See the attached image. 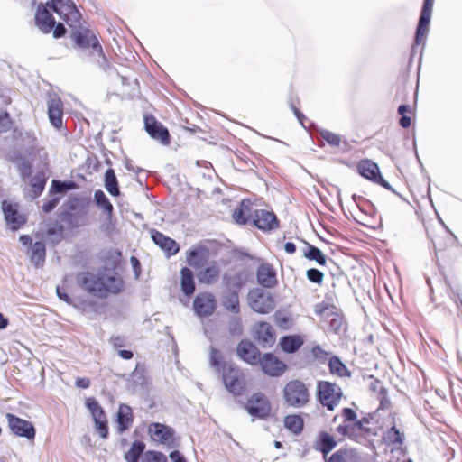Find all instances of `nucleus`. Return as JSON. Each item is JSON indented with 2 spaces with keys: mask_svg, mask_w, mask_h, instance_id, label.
Instances as JSON below:
<instances>
[{
  "mask_svg": "<svg viewBox=\"0 0 462 462\" xmlns=\"http://www.w3.org/2000/svg\"><path fill=\"white\" fill-rule=\"evenodd\" d=\"M210 365L220 374L222 381L229 393L241 395L246 389L245 374L236 365L226 363L220 350L211 348Z\"/></svg>",
  "mask_w": 462,
  "mask_h": 462,
  "instance_id": "obj_1",
  "label": "nucleus"
},
{
  "mask_svg": "<svg viewBox=\"0 0 462 462\" xmlns=\"http://www.w3.org/2000/svg\"><path fill=\"white\" fill-rule=\"evenodd\" d=\"M77 281L84 290L99 298H106L108 294H117L124 289V281L116 276L85 272L78 274Z\"/></svg>",
  "mask_w": 462,
  "mask_h": 462,
  "instance_id": "obj_2",
  "label": "nucleus"
},
{
  "mask_svg": "<svg viewBox=\"0 0 462 462\" xmlns=\"http://www.w3.org/2000/svg\"><path fill=\"white\" fill-rule=\"evenodd\" d=\"M343 422L337 428V432L350 439L351 440L360 442L367 439L369 436L376 433L368 425L370 420L368 418L357 419L356 412L351 408H343L341 411Z\"/></svg>",
  "mask_w": 462,
  "mask_h": 462,
  "instance_id": "obj_3",
  "label": "nucleus"
},
{
  "mask_svg": "<svg viewBox=\"0 0 462 462\" xmlns=\"http://www.w3.org/2000/svg\"><path fill=\"white\" fill-rule=\"evenodd\" d=\"M53 7L48 3L38 4L34 14V23L44 34L52 32L55 39L61 38L67 33V29L62 23H56L53 16Z\"/></svg>",
  "mask_w": 462,
  "mask_h": 462,
  "instance_id": "obj_4",
  "label": "nucleus"
},
{
  "mask_svg": "<svg viewBox=\"0 0 462 462\" xmlns=\"http://www.w3.org/2000/svg\"><path fill=\"white\" fill-rule=\"evenodd\" d=\"M282 398L288 407L304 408L311 399L310 386L300 379H291L283 386Z\"/></svg>",
  "mask_w": 462,
  "mask_h": 462,
  "instance_id": "obj_5",
  "label": "nucleus"
},
{
  "mask_svg": "<svg viewBox=\"0 0 462 462\" xmlns=\"http://www.w3.org/2000/svg\"><path fill=\"white\" fill-rule=\"evenodd\" d=\"M47 2L69 28L79 26L82 15L72 0H49Z\"/></svg>",
  "mask_w": 462,
  "mask_h": 462,
  "instance_id": "obj_6",
  "label": "nucleus"
},
{
  "mask_svg": "<svg viewBox=\"0 0 462 462\" xmlns=\"http://www.w3.org/2000/svg\"><path fill=\"white\" fill-rule=\"evenodd\" d=\"M343 391L339 385L328 381H319L317 384L319 402L328 411H334L339 404Z\"/></svg>",
  "mask_w": 462,
  "mask_h": 462,
  "instance_id": "obj_7",
  "label": "nucleus"
},
{
  "mask_svg": "<svg viewBox=\"0 0 462 462\" xmlns=\"http://www.w3.org/2000/svg\"><path fill=\"white\" fill-rule=\"evenodd\" d=\"M79 27L71 28V38L75 44L80 49H91L94 52L97 53L99 57L105 59L103 48L99 42L97 35L88 28Z\"/></svg>",
  "mask_w": 462,
  "mask_h": 462,
  "instance_id": "obj_8",
  "label": "nucleus"
},
{
  "mask_svg": "<svg viewBox=\"0 0 462 462\" xmlns=\"http://www.w3.org/2000/svg\"><path fill=\"white\" fill-rule=\"evenodd\" d=\"M247 301L250 308L258 313L266 314L275 307L273 295L262 288H253L248 291Z\"/></svg>",
  "mask_w": 462,
  "mask_h": 462,
  "instance_id": "obj_9",
  "label": "nucleus"
},
{
  "mask_svg": "<svg viewBox=\"0 0 462 462\" xmlns=\"http://www.w3.org/2000/svg\"><path fill=\"white\" fill-rule=\"evenodd\" d=\"M147 432L151 439L167 448L177 446L174 430L162 423L152 422L149 424Z\"/></svg>",
  "mask_w": 462,
  "mask_h": 462,
  "instance_id": "obj_10",
  "label": "nucleus"
},
{
  "mask_svg": "<svg viewBox=\"0 0 462 462\" xmlns=\"http://www.w3.org/2000/svg\"><path fill=\"white\" fill-rule=\"evenodd\" d=\"M245 408L251 416L265 419L271 412L272 405L264 393H255L247 399Z\"/></svg>",
  "mask_w": 462,
  "mask_h": 462,
  "instance_id": "obj_11",
  "label": "nucleus"
},
{
  "mask_svg": "<svg viewBox=\"0 0 462 462\" xmlns=\"http://www.w3.org/2000/svg\"><path fill=\"white\" fill-rule=\"evenodd\" d=\"M217 309L215 295L209 291H201L193 300V310L200 318L211 316Z\"/></svg>",
  "mask_w": 462,
  "mask_h": 462,
  "instance_id": "obj_12",
  "label": "nucleus"
},
{
  "mask_svg": "<svg viewBox=\"0 0 462 462\" xmlns=\"http://www.w3.org/2000/svg\"><path fill=\"white\" fill-rule=\"evenodd\" d=\"M86 406L90 411L95 421L96 430L101 438L106 439L108 436V425L106 413L94 397L86 399Z\"/></svg>",
  "mask_w": 462,
  "mask_h": 462,
  "instance_id": "obj_13",
  "label": "nucleus"
},
{
  "mask_svg": "<svg viewBox=\"0 0 462 462\" xmlns=\"http://www.w3.org/2000/svg\"><path fill=\"white\" fill-rule=\"evenodd\" d=\"M356 169L362 177L379 184L387 189H391L389 183L381 175L378 165L373 161L369 159L361 160L357 163Z\"/></svg>",
  "mask_w": 462,
  "mask_h": 462,
  "instance_id": "obj_14",
  "label": "nucleus"
},
{
  "mask_svg": "<svg viewBox=\"0 0 462 462\" xmlns=\"http://www.w3.org/2000/svg\"><path fill=\"white\" fill-rule=\"evenodd\" d=\"M2 209L5 221L11 230H19L25 225L27 218L24 214L19 211V206L17 203L4 200L2 202Z\"/></svg>",
  "mask_w": 462,
  "mask_h": 462,
  "instance_id": "obj_15",
  "label": "nucleus"
},
{
  "mask_svg": "<svg viewBox=\"0 0 462 462\" xmlns=\"http://www.w3.org/2000/svg\"><path fill=\"white\" fill-rule=\"evenodd\" d=\"M144 127L152 139L159 141L164 145L170 144L171 135L168 129L152 115H146L144 116Z\"/></svg>",
  "mask_w": 462,
  "mask_h": 462,
  "instance_id": "obj_16",
  "label": "nucleus"
},
{
  "mask_svg": "<svg viewBox=\"0 0 462 462\" xmlns=\"http://www.w3.org/2000/svg\"><path fill=\"white\" fill-rule=\"evenodd\" d=\"M5 418L10 430L18 437H23L28 439H33L35 437V428L28 420L21 419L12 413H6Z\"/></svg>",
  "mask_w": 462,
  "mask_h": 462,
  "instance_id": "obj_17",
  "label": "nucleus"
},
{
  "mask_svg": "<svg viewBox=\"0 0 462 462\" xmlns=\"http://www.w3.org/2000/svg\"><path fill=\"white\" fill-rule=\"evenodd\" d=\"M262 371L272 377H279L287 370L286 364L273 353L263 354L258 362Z\"/></svg>",
  "mask_w": 462,
  "mask_h": 462,
  "instance_id": "obj_18",
  "label": "nucleus"
},
{
  "mask_svg": "<svg viewBox=\"0 0 462 462\" xmlns=\"http://www.w3.org/2000/svg\"><path fill=\"white\" fill-rule=\"evenodd\" d=\"M434 0H424L422 10L420 13L416 35H415V43L420 45L424 43L426 40V36L429 32V25L431 17V12L433 8Z\"/></svg>",
  "mask_w": 462,
  "mask_h": 462,
  "instance_id": "obj_19",
  "label": "nucleus"
},
{
  "mask_svg": "<svg viewBox=\"0 0 462 462\" xmlns=\"http://www.w3.org/2000/svg\"><path fill=\"white\" fill-rule=\"evenodd\" d=\"M252 223L263 231L273 230L279 226L276 215L265 209H254Z\"/></svg>",
  "mask_w": 462,
  "mask_h": 462,
  "instance_id": "obj_20",
  "label": "nucleus"
},
{
  "mask_svg": "<svg viewBox=\"0 0 462 462\" xmlns=\"http://www.w3.org/2000/svg\"><path fill=\"white\" fill-rule=\"evenodd\" d=\"M254 338L261 346L271 347L275 343L276 333L270 323L261 321L255 325Z\"/></svg>",
  "mask_w": 462,
  "mask_h": 462,
  "instance_id": "obj_21",
  "label": "nucleus"
},
{
  "mask_svg": "<svg viewBox=\"0 0 462 462\" xmlns=\"http://www.w3.org/2000/svg\"><path fill=\"white\" fill-rule=\"evenodd\" d=\"M151 236L152 241L165 253L167 257L175 255L180 251L177 242L162 232L152 230Z\"/></svg>",
  "mask_w": 462,
  "mask_h": 462,
  "instance_id": "obj_22",
  "label": "nucleus"
},
{
  "mask_svg": "<svg viewBox=\"0 0 462 462\" xmlns=\"http://www.w3.org/2000/svg\"><path fill=\"white\" fill-rule=\"evenodd\" d=\"M258 283L263 288L271 289L277 285L276 271L272 264L264 263L258 266L256 272Z\"/></svg>",
  "mask_w": 462,
  "mask_h": 462,
  "instance_id": "obj_23",
  "label": "nucleus"
},
{
  "mask_svg": "<svg viewBox=\"0 0 462 462\" xmlns=\"http://www.w3.org/2000/svg\"><path fill=\"white\" fill-rule=\"evenodd\" d=\"M238 356L250 365L258 364L261 353L258 348L249 340H242L236 347Z\"/></svg>",
  "mask_w": 462,
  "mask_h": 462,
  "instance_id": "obj_24",
  "label": "nucleus"
},
{
  "mask_svg": "<svg viewBox=\"0 0 462 462\" xmlns=\"http://www.w3.org/2000/svg\"><path fill=\"white\" fill-rule=\"evenodd\" d=\"M180 274V291L186 298L190 299L196 291L194 273L189 267H182Z\"/></svg>",
  "mask_w": 462,
  "mask_h": 462,
  "instance_id": "obj_25",
  "label": "nucleus"
},
{
  "mask_svg": "<svg viewBox=\"0 0 462 462\" xmlns=\"http://www.w3.org/2000/svg\"><path fill=\"white\" fill-rule=\"evenodd\" d=\"M47 176L43 171H38L29 179L26 192L31 199H36L42 195L45 189Z\"/></svg>",
  "mask_w": 462,
  "mask_h": 462,
  "instance_id": "obj_26",
  "label": "nucleus"
},
{
  "mask_svg": "<svg viewBox=\"0 0 462 462\" xmlns=\"http://www.w3.org/2000/svg\"><path fill=\"white\" fill-rule=\"evenodd\" d=\"M221 276V268L219 264L213 261L207 264L198 273L200 282L210 285L217 282Z\"/></svg>",
  "mask_w": 462,
  "mask_h": 462,
  "instance_id": "obj_27",
  "label": "nucleus"
},
{
  "mask_svg": "<svg viewBox=\"0 0 462 462\" xmlns=\"http://www.w3.org/2000/svg\"><path fill=\"white\" fill-rule=\"evenodd\" d=\"M48 116L51 124L57 129L62 126L63 103L59 97L51 98L48 104Z\"/></svg>",
  "mask_w": 462,
  "mask_h": 462,
  "instance_id": "obj_28",
  "label": "nucleus"
},
{
  "mask_svg": "<svg viewBox=\"0 0 462 462\" xmlns=\"http://www.w3.org/2000/svg\"><path fill=\"white\" fill-rule=\"evenodd\" d=\"M253 204L250 199H245L239 206L233 211V219L239 225H245L249 220H253Z\"/></svg>",
  "mask_w": 462,
  "mask_h": 462,
  "instance_id": "obj_29",
  "label": "nucleus"
},
{
  "mask_svg": "<svg viewBox=\"0 0 462 462\" xmlns=\"http://www.w3.org/2000/svg\"><path fill=\"white\" fill-rule=\"evenodd\" d=\"M209 252L205 247H197L186 254V261L191 267L201 269L208 260Z\"/></svg>",
  "mask_w": 462,
  "mask_h": 462,
  "instance_id": "obj_30",
  "label": "nucleus"
},
{
  "mask_svg": "<svg viewBox=\"0 0 462 462\" xmlns=\"http://www.w3.org/2000/svg\"><path fill=\"white\" fill-rule=\"evenodd\" d=\"M337 445L334 436L328 431H320L315 439V448L324 457L330 453Z\"/></svg>",
  "mask_w": 462,
  "mask_h": 462,
  "instance_id": "obj_31",
  "label": "nucleus"
},
{
  "mask_svg": "<svg viewBox=\"0 0 462 462\" xmlns=\"http://www.w3.org/2000/svg\"><path fill=\"white\" fill-rule=\"evenodd\" d=\"M304 419L301 414L292 413L288 414L283 418V426L294 436H299L304 430Z\"/></svg>",
  "mask_w": 462,
  "mask_h": 462,
  "instance_id": "obj_32",
  "label": "nucleus"
},
{
  "mask_svg": "<svg viewBox=\"0 0 462 462\" xmlns=\"http://www.w3.org/2000/svg\"><path fill=\"white\" fill-rule=\"evenodd\" d=\"M304 344V338L300 335L283 336L279 342L282 350L287 354H293Z\"/></svg>",
  "mask_w": 462,
  "mask_h": 462,
  "instance_id": "obj_33",
  "label": "nucleus"
},
{
  "mask_svg": "<svg viewBox=\"0 0 462 462\" xmlns=\"http://www.w3.org/2000/svg\"><path fill=\"white\" fill-rule=\"evenodd\" d=\"M27 154L32 161L37 162L39 166L44 169L49 168V154L44 147L39 145H32L27 150Z\"/></svg>",
  "mask_w": 462,
  "mask_h": 462,
  "instance_id": "obj_34",
  "label": "nucleus"
},
{
  "mask_svg": "<svg viewBox=\"0 0 462 462\" xmlns=\"http://www.w3.org/2000/svg\"><path fill=\"white\" fill-rule=\"evenodd\" d=\"M31 262L36 266H42L46 257V247L43 242L38 241L32 245L27 252Z\"/></svg>",
  "mask_w": 462,
  "mask_h": 462,
  "instance_id": "obj_35",
  "label": "nucleus"
},
{
  "mask_svg": "<svg viewBox=\"0 0 462 462\" xmlns=\"http://www.w3.org/2000/svg\"><path fill=\"white\" fill-rule=\"evenodd\" d=\"M134 416L132 409L126 404H121L117 412L118 431L124 432L133 423Z\"/></svg>",
  "mask_w": 462,
  "mask_h": 462,
  "instance_id": "obj_36",
  "label": "nucleus"
},
{
  "mask_svg": "<svg viewBox=\"0 0 462 462\" xmlns=\"http://www.w3.org/2000/svg\"><path fill=\"white\" fill-rule=\"evenodd\" d=\"M427 235L429 238L431 240L433 246L436 250H443L445 248L444 236H446V232L441 227L440 225H437V228L434 226L427 227Z\"/></svg>",
  "mask_w": 462,
  "mask_h": 462,
  "instance_id": "obj_37",
  "label": "nucleus"
},
{
  "mask_svg": "<svg viewBox=\"0 0 462 462\" xmlns=\"http://www.w3.org/2000/svg\"><path fill=\"white\" fill-rule=\"evenodd\" d=\"M222 305L227 311L238 314L240 312L238 292L235 291H226L223 296Z\"/></svg>",
  "mask_w": 462,
  "mask_h": 462,
  "instance_id": "obj_38",
  "label": "nucleus"
},
{
  "mask_svg": "<svg viewBox=\"0 0 462 462\" xmlns=\"http://www.w3.org/2000/svg\"><path fill=\"white\" fill-rule=\"evenodd\" d=\"M303 256L310 261H315L321 266H325L327 264V256L319 248L310 243H306V247L303 250Z\"/></svg>",
  "mask_w": 462,
  "mask_h": 462,
  "instance_id": "obj_39",
  "label": "nucleus"
},
{
  "mask_svg": "<svg viewBox=\"0 0 462 462\" xmlns=\"http://www.w3.org/2000/svg\"><path fill=\"white\" fill-rule=\"evenodd\" d=\"M145 448L144 442L140 440L134 441L129 450L125 454V459L127 462H139V458L143 455Z\"/></svg>",
  "mask_w": 462,
  "mask_h": 462,
  "instance_id": "obj_40",
  "label": "nucleus"
},
{
  "mask_svg": "<svg viewBox=\"0 0 462 462\" xmlns=\"http://www.w3.org/2000/svg\"><path fill=\"white\" fill-rule=\"evenodd\" d=\"M328 367L331 374L339 377L350 376L346 365L337 356H334L329 358Z\"/></svg>",
  "mask_w": 462,
  "mask_h": 462,
  "instance_id": "obj_41",
  "label": "nucleus"
},
{
  "mask_svg": "<svg viewBox=\"0 0 462 462\" xmlns=\"http://www.w3.org/2000/svg\"><path fill=\"white\" fill-rule=\"evenodd\" d=\"M105 187L112 196L117 197L120 194L115 171L111 168L105 173Z\"/></svg>",
  "mask_w": 462,
  "mask_h": 462,
  "instance_id": "obj_42",
  "label": "nucleus"
},
{
  "mask_svg": "<svg viewBox=\"0 0 462 462\" xmlns=\"http://www.w3.org/2000/svg\"><path fill=\"white\" fill-rule=\"evenodd\" d=\"M372 387H373L374 391L377 393L376 398L380 402V408L381 409L389 408L390 401L387 396V391L382 385V383L380 382L376 381L374 384H372Z\"/></svg>",
  "mask_w": 462,
  "mask_h": 462,
  "instance_id": "obj_43",
  "label": "nucleus"
},
{
  "mask_svg": "<svg viewBox=\"0 0 462 462\" xmlns=\"http://www.w3.org/2000/svg\"><path fill=\"white\" fill-rule=\"evenodd\" d=\"M96 203L103 208V210L109 216L113 212V205L102 190H97L94 194Z\"/></svg>",
  "mask_w": 462,
  "mask_h": 462,
  "instance_id": "obj_44",
  "label": "nucleus"
},
{
  "mask_svg": "<svg viewBox=\"0 0 462 462\" xmlns=\"http://www.w3.org/2000/svg\"><path fill=\"white\" fill-rule=\"evenodd\" d=\"M383 439L388 445L402 443L401 433L394 426L391 427L383 433Z\"/></svg>",
  "mask_w": 462,
  "mask_h": 462,
  "instance_id": "obj_45",
  "label": "nucleus"
},
{
  "mask_svg": "<svg viewBox=\"0 0 462 462\" xmlns=\"http://www.w3.org/2000/svg\"><path fill=\"white\" fill-rule=\"evenodd\" d=\"M167 456L156 450H147L141 457V462H167Z\"/></svg>",
  "mask_w": 462,
  "mask_h": 462,
  "instance_id": "obj_46",
  "label": "nucleus"
},
{
  "mask_svg": "<svg viewBox=\"0 0 462 462\" xmlns=\"http://www.w3.org/2000/svg\"><path fill=\"white\" fill-rule=\"evenodd\" d=\"M75 187V184L72 181L62 182L58 180H53L51 181L50 192L51 193H62L66 190L72 189Z\"/></svg>",
  "mask_w": 462,
  "mask_h": 462,
  "instance_id": "obj_47",
  "label": "nucleus"
},
{
  "mask_svg": "<svg viewBox=\"0 0 462 462\" xmlns=\"http://www.w3.org/2000/svg\"><path fill=\"white\" fill-rule=\"evenodd\" d=\"M311 355L313 358L319 363H326L329 360L330 353L326 351L321 346L316 345L311 348Z\"/></svg>",
  "mask_w": 462,
  "mask_h": 462,
  "instance_id": "obj_48",
  "label": "nucleus"
},
{
  "mask_svg": "<svg viewBox=\"0 0 462 462\" xmlns=\"http://www.w3.org/2000/svg\"><path fill=\"white\" fill-rule=\"evenodd\" d=\"M307 279L313 283L321 285L324 280V273L316 268H310L306 272Z\"/></svg>",
  "mask_w": 462,
  "mask_h": 462,
  "instance_id": "obj_49",
  "label": "nucleus"
},
{
  "mask_svg": "<svg viewBox=\"0 0 462 462\" xmlns=\"http://www.w3.org/2000/svg\"><path fill=\"white\" fill-rule=\"evenodd\" d=\"M13 126V120L7 111H0V134L8 132Z\"/></svg>",
  "mask_w": 462,
  "mask_h": 462,
  "instance_id": "obj_50",
  "label": "nucleus"
},
{
  "mask_svg": "<svg viewBox=\"0 0 462 462\" xmlns=\"http://www.w3.org/2000/svg\"><path fill=\"white\" fill-rule=\"evenodd\" d=\"M320 135L324 141L332 146H339L341 143V137L328 130H323L320 132Z\"/></svg>",
  "mask_w": 462,
  "mask_h": 462,
  "instance_id": "obj_51",
  "label": "nucleus"
},
{
  "mask_svg": "<svg viewBox=\"0 0 462 462\" xmlns=\"http://www.w3.org/2000/svg\"><path fill=\"white\" fill-rule=\"evenodd\" d=\"M334 309L335 307L332 304L322 301L315 305L314 312L317 316L322 317L328 314V312H332Z\"/></svg>",
  "mask_w": 462,
  "mask_h": 462,
  "instance_id": "obj_52",
  "label": "nucleus"
},
{
  "mask_svg": "<svg viewBox=\"0 0 462 462\" xmlns=\"http://www.w3.org/2000/svg\"><path fill=\"white\" fill-rule=\"evenodd\" d=\"M347 449L340 448L333 453L327 462H346Z\"/></svg>",
  "mask_w": 462,
  "mask_h": 462,
  "instance_id": "obj_53",
  "label": "nucleus"
},
{
  "mask_svg": "<svg viewBox=\"0 0 462 462\" xmlns=\"http://www.w3.org/2000/svg\"><path fill=\"white\" fill-rule=\"evenodd\" d=\"M12 102V98L6 89H0V111H5L3 108L6 107Z\"/></svg>",
  "mask_w": 462,
  "mask_h": 462,
  "instance_id": "obj_54",
  "label": "nucleus"
},
{
  "mask_svg": "<svg viewBox=\"0 0 462 462\" xmlns=\"http://www.w3.org/2000/svg\"><path fill=\"white\" fill-rule=\"evenodd\" d=\"M235 282L233 285L237 288L238 290L241 289L243 286L246 283V275L244 273H237L234 276Z\"/></svg>",
  "mask_w": 462,
  "mask_h": 462,
  "instance_id": "obj_55",
  "label": "nucleus"
},
{
  "mask_svg": "<svg viewBox=\"0 0 462 462\" xmlns=\"http://www.w3.org/2000/svg\"><path fill=\"white\" fill-rule=\"evenodd\" d=\"M59 202H60V198H52L43 203L42 210L45 213L51 212L52 209H54L56 208V206L59 204Z\"/></svg>",
  "mask_w": 462,
  "mask_h": 462,
  "instance_id": "obj_56",
  "label": "nucleus"
},
{
  "mask_svg": "<svg viewBox=\"0 0 462 462\" xmlns=\"http://www.w3.org/2000/svg\"><path fill=\"white\" fill-rule=\"evenodd\" d=\"M75 384L79 388L87 389L90 386L91 381L88 377H78L76 379Z\"/></svg>",
  "mask_w": 462,
  "mask_h": 462,
  "instance_id": "obj_57",
  "label": "nucleus"
},
{
  "mask_svg": "<svg viewBox=\"0 0 462 462\" xmlns=\"http://www.w3.org/2000/svg\"><path fill=\"white\" fill-rule=\"evenodd\" d=\"M64 231V227L61 225H55L54 226L49 227L47 230V234L49 236L58 235L62 236Z\"/></svg>",
  "mask_w": 462,
  "mask_h": 462,
  "instance_id": "obj_58",
  "label": "nucleus"
},
{
  "mask_svg": "<svg viewBox=\"0 0 462 462\" xmlns=\"http://www.w3.org/2000/svg\"><path fill=\"white\" fill-rule=\"evenodd\" d=\"M110 343L115 348H121L125 346V338L121 336L112 337L110 338Z\"/></svg>",
  "mask_w": 462,
  "mask_h": 462,
  "instance_id": "obj_59",
  "label": "nucleus"
},
{
  "mask_svg": "<svg viewBox=\"0 0 462 462\" xmlns=\"http://www.w3.org/2000/svg\"><path fill=\"white\" fill-rule=\"evenodd\" d=\"M56 291H57L58 297L60 300H64L67 303H70L71 302V299L69 298V296L67 293V291H65V289L58 286L57 289H56Z\"/></svg>",
  "mask_w": 462,
  "mask_h": 462,
  "instance_id": "obj_60",
  "label": "nucleus"
},
{
  "mask_svg": "<svg viewBox=\"0 0 462 462\" xmlns=\"http://www.w3.org/2000/svg\"><path fill=\"white\" fill-rule=\"evenodd\" d=\"M170 458L172 462H187L180 451L174 450L171 452Z\"/></svg>",
  "mask_w": 462,
  "mask_h": 462,
  "instance_id": "obj_61",
  "label": "nucleus"
},
{
  "mask_svg": "<svg viewBox=\"0 0 462 462\" xmlns=\"http://www.w3.org/2000/svg\"><path fill=\"white\" fill-rule=\"evenodd\" d=\"M130 263H131L136 275H139V273L141 272V263H140L139 260L135 256H132L130 258Z\"/></svg>",
  "mask_w": 462,
  "mask_h": 462,
  "instance_id": "obj_62",
  "label": "nucleus"
},
{
  "mask_svg": "<svg viewBox=\"0 0 462 462\" xmlns=\"http://www.w3.org/2000/svg\"><path fill=\"white\" fill-rule=\"evenodd\" d=\"M118 355L125 360H130L134 356V354L131 350H119Z\"/></svg>",
  "mask_w": 462,
  "mask_h": 462,
  "instance_id": "obj_63",
  "label": "nucleus"
},
{
  "mask_svg": "<svg viewBox=\"0 0 462 462\" xmlns=\"http://www.w3.org/2000/svg\"><path fill=\"white\" fill-rule=\"evenodd\" d=\"M284 250L286 251V253L292 254L296 252V245L292 242H287L284 245Z\"/></svg>",
  "mask_w": 462,
  "mask_h": 462,
  "instance_id": "obj_64",
  "label": "nucleus"
}]
</instances>
